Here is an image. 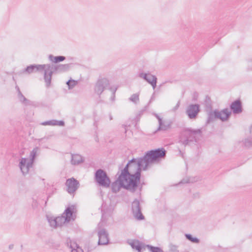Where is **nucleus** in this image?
Instances as JSON below:
<instances>
[{
  "label": "nucleus",
  "instance_id": "f257e3e1",
  "mask_svg": "<svg viewBox=\"0 0 252 252\" xmlns=\"http://www.w3.org/2000/svg\"><path fill=\"white\" fill-rule=\"evenodd\" d=\"M166 151L163 148L151 150L145 153L143 157L132 158L121 170L119 177L125 180V182L135 181L136 186L138 187L140 183L141 170H146L148 166L152 163L158 162L161 159L165 158Z\"/></svg>",
  "mask_w": 252,
  "mask_h": 252
},
{
  "label": "nucleus",
  "instance_id": "f03ea898",
  "mask_svg": "<svg viewBox=\"0 0 252 252\" xmlns=\"http://www.w3.org/2000/svg\"><path fill=\"white\" fill-rule=\"evenodd\" d=\"M110 185L112 191L114 193L118 192L121 188L125 189L131 192H134L138 188L136 186L135 181H134L132 183L125 182V180L119 177Z\"/></svg>",
  "mask_w": 252,
  "mask_h": 252
},
{
  "label": "nucleus",
  "instance_id": "7ed1b4c3",
  "mask_svg": "<svg viewBox=\"0 0 252 252\" xmlns=\"http://www.w3.org/2000/svg\"><path fill=\"white\" fill-rule=\"evenodd\" d=\"M231 112L228 108H225L220 111L216 109L208 113L206 125L213 122L215 119H220L222 122L227 121L230 117Z\"/></svg>",
  "mask_w": 252,
  "mask_h": 252
},
{
  "label": "nucleus",
  "instance_id": "20e7f679",
  "mask_svg": "<svg viewBox=\"0 0 252 252\" xmlns=\"http://www.w3.org/2000/svg\"><path fill=\"white\" fill-rule=\"evenodd\" d=\"M94 180L98 185L103 188H108L110 186V179L103 169H98L95 171Z\"/></svg>",
  "mask_w": 252,
  "mask_h": 252
},
{
  "label": "nucleus",
  "instance_id": "39448f33",
  "mask_svg": "<svg viewBox=\"0 0 252 252\" xmlns=\"http://www.w3.org/2000/svg\"><path fill=\"white\" fill-rule=\"evenodd\" d=\"M112 88L109 80L106 77H99L94 86V93L100 96L105 90Z\"/></svg>",
  "mask_w": 252,
  "mask_h": 252
},
{
  "label": "nucleus",
  "instance_id": "423d86ee",
  "mask_svg": "<svg viewBox=\"0 0 252 252\" xmlns=\"http://www.w3.org/2000/svg\"><path fill=\"white\" fill-rule=\"evenodd\" d=\"M183 134L185 138H188L191 142L197 141V135L202 133L201 129H194L191 128H186L183 130Z\"/></svg>",
  "mask_w": 252,
  "mask_h": 252
},
{
  "label": "nucleus",
  "instance_id": "0eeeda50",
  "mask_svg": "<svg viewBox=\"0 0 252 252\" xmlns=\"http://www.w3.org/2000/svg\"><path fill=\"white\" fill-rule=\"evenodd\" d=\"M131 210L133 216L136 220H141L144 219V216L141 212L140 202L138 199H135L132 202Z\"/></svg>",
  "mask_w": 252,
  "mask_h": 252
},
{
  "label": "nucleus",
  "instance_id": "6e6552de",
  "mask_svg": "<svg viewBox=\"0 0 252 252\" xmlns=\"http://www.w3.org/2000/svg\"><path fill=\"white\" fill-rule=\"evenodd\" d=\"M200 111L198 104H190L187 108L186 113L189 119H195Z\"/></svg>",
  "mask_w": 252,
  "mask_h": 252
},
{
  "label": "nucleus",
  "instance_id": "1a4fd4ad",
  "mask_svg": "<svg viewBox=\"0 0 252 252\" xmlns=\"http://www.w3.org/2000/svg\"><path fill=\"white\" fill-rule=\"evenodd\" d=\"M99 224H98V244L99 245H104L108 244L109 242L108 233L105 228H100Z\"/></svg>",
  "mask_w": 252,
  "mask_h": 252
},
{
  "label": "nucleus",
  "instance_id": "9d476101",
  "mask_svg": "<svg viewBox=\"0 0 252 252\" xmlns=\"http://www.w3.org/2000/svg\"><path fill=\"white\" fill-rule=\"evenodd\" d=\"M230 108L233 114L241 113L243 111L242 102L240 99H237L231 103Z\"/></svg>",
  "mask_w": 252,
  "mask_h": 252
},
{
  "label": "nucleus",
  "instance_id": "9b49d317",
  "mask_svg": "<svg viewBox=\"0 0 252 252\" xmlns=\"http://www.w3.org/2000/svg\"><path fill=\"white\" fill-rule=\"evenodd\" d=\"M50 225L53 227H57L58 226H61L66 221L65 220L64 217H58L55 219L51 220H49Z\"/></svg>",
  "mask_w": 252,
  "mask_h": 252
},
{
  "label": "nucleus",
  "instance_id": "f8f14e48",
  "mask_svg": "<svg viewBox=\"0 0 252 252\" xmlns=\"http://www.w3.org/2000/svg\"><path fill=\"white\" fill-rule=\"evenodd\" d=\"M77 181L74 179H70L67 180L66 185L67 187V190L69 192H73L76 189Z\"/></svg>",
  "mask_w": 252,
  "mask_h": 252
},
{
  "label": "nucleus",
  "instance_id": "ddd939ff",
  "mask_svg": "<svg viewBox=\"0 0 252 252\" xmlns=\"http://www.w3.org/2000/svg\"><path fill=\"white\" fill-rule=\"evenodd\" d=\"M73 209L71 208H69L66 209L64 213L63 214L64 216L63 217H64L65 220L66 221V222H69L71 220L74 219V217L73 216Z\"/></svg>",
  "mask_w": 252,
  "mask_h": 252
},
{
  "label": "nucleus",
  "instance_id": "4468645a",
  "mask_svg": "<svg viewBox=\"0 0 252 252\" xmlns=\"http://www.w3.org/2000/svg\"><path fill=\"white\" fill-rule=\"evenodd\" d=\"M172 122H170L168 123L165 122L164 123L163 121L161 123V124H158V127L157 129L155 131L154 133H156L157 131L163 130L165 131L171 128Z\"/></svg>",
  "mask_w": 252,
  "mask_h": 252
},
{
  "label": "nucleus",
  "instance_id": "2eb2a0df",
  "mask_svg": "<svg viewBox=\"0 0 252 252\" xmlns=\"http://www.w3.org/2000/svg\"><path fill=\"white\" fill-rule=\"evenodd\" d=\"M132 249H135L138 252H141L144 248L142 244L139 240H134L130 244Z\"/></svg>",
  "mask_w": 252,
  "mask_h": 252
},
{
  "label": "nucleus",
  "instance_id": "dca6fc26",
  "mask_svg": "<svg viewBox=\"0 0 252 252\" xmlns=\"http://www.w3.org/2000/svg\"><path fill=\"white\" fill-rule=\"evenodd\" d=\"M151 75H152L149 72L148 73H143L142 72H140L138 74V76L144 79L145 81L147 82V80L151 81L152 80V77Z\"/></svg>",
  "mask_w": 252,
  "mask_h": 252
},
{
  "label": "nucleus",
  "instance_id": "f3484780",
  "mask_svg": "<svg viewBox=\"0 0 252 252\" xmlns=\"http://www.w3.org/2000/svg\"><path fill=\"white\" fill-rule=\"evenodd\" d=\"M145 246L150 252H164L163 251L158 247H155L150 245H146Z\"/></svg>",
  "mask_w": 252,
  "mask_h": 252
},
{
  "label": "nucleus",
  "instance_id": "a211bd4d",
  "mask_svg": "<svg viewBox=\"0 0 252 252\" xmlns=\"http://www.w3.org/2000/svg\"><path fill=\"white\" fill-rule=\"evenodd\" d=\"M185 237L187 239L193 243L198 244L200 242V240L198 238L194 237L190 234H186Z\"/></svg>",
  "mask_w": 252,
  "mask_h": 252
},
{
  "label": "nucleus",
  "instance_id": "6ab92c4d",
  "mask_svg": "<svg viewBox=\"0 0 252 252\" xmlns=\"http://www.w3.org/2000/svg\"><path fill=\"white\" fill-rule=\"evenodd\" d=\"M151 76L152 77V80L149 81L148 80H147V82L152 86L153 89H155L157 86L158 79L155 75H151Z\"/></svg>",
  "mask_w": 252,
  "mask_h": 252
},
{
  "label": "nucleus",
  "instance_id": "aec40b11",
  "mask_svg": "<svg viewBox=\"0 0 252 252\" xmlns=\"http://www.w3.org/2000/svg\"><path fill=\"white\" fill-rule=\"evenodd\" d=\"M28 164L27 162V160L26 158H22L20 162V168L22 172H25V168L27 170L28 168Z\"/></svg>",
  "mask_w": 252,
  "mask_h": 252
},
{
  "label": "nucleus",
  "instance_id": "412c9836",
  "mask_svg": "<svg viewBox=\"0 0 252 252\" xmlns=\"http://www.w3.org/2000/svg\"><path fill=\"white\" fill-rule=\"evenodd\" d=\"M204 105L207 109H212V102L211 98L208 95H206L205 97Z\"/></svg>",
  "mask_w": 252,
  "mask_h": 252
},
{
  "label": "nucleus",
  "instance_id": "4be33fe9",
  "mask_svg": "<svg viewBox=\"0 0 252 252\" xmlns=\"http://www.w3.org/2000/svg\"><path fill=\"white\" fill-rule=\"evenodd\" d=\"M50 59L51 61L54 63H57L61 62L64 60L65 57L63 56H58V57H51Z\"/></svg>",
  "mask_w": 252,
  "mask_h": 252
},
{
  "label": "nucleus",
  "instance_id": "5701e85b",
  "mask_svg": "<svg viewBox=\"0 0 252 252\" xmlns=\"http://www.w3.org/2000/svg\"><path fill=\"white\" fill-rule=\"evenodd\" d=\"M138 94H134L129 97V100L134 103H137L139 100Z\"/></svg>",
  "mask_w": 252,
  "mask_h": 252
},
{
  "label": "nucleus",
  "instance_id": "b1692460",
  "mask_svg": "<svg viewBox=\"0 0 252 252\" xmlns=\"http://www.w3.org/2000/svg\"><path fill=\"white\" fill-rule=\"evenodd\" d=\"M244 145L247 148L252 146V137H249L245 140Z\"/></svg>",
  "mask_w": 252,
  "mask_h": 252
},
{
  "label": "nucleus",
  "instance_id": "393cba45",
  "mask_svg": "<svg viewBox=\"0 0 252 252\" xmlns=\"http://www.w3.org/2000/svg\"><path fill=\"white\" fill-rule=\"evenodd\" d=\"M117 88H115V89H113V88H109V90L112 91V94L111 96L110 97V100L112 101H114L115 98V93L117 91Z\"/></svg>",
  "mask_w": 252,
  "mask_h": 252
},
{
  "label": "nucleus",
  "instance_id": "a878e982",
  "mask_svg": "<svg viewBox=\"0 0 252 252\" xmlns=\"http://www.w3.org/2000/svg\"><path fill=\"white\" fill-rule=\"evenodd\" d=\"M37 70V67L34 66H29L27 68L28 73H32Z\"/></svg>",
  "mask_w": 252,
  "mask_h": 252
},
{
  "label": "nucleus",
  "instance_id": "bb28decb",
  "mask_svg": "<svg viewBox=\"0 0 252 252\" xmlns=\"http://www.w3.org/2000/svg\"><path fill=\"white\" fill-rule=\"evenodd\" d=\"M170 247V251L171 252H179V251L178 250L177 248L178 247L176 245L170 244L169 246Z\"/></svg>",
  "mask_w": 252,
  "mask_h": 252
},
{
  "label": "nucleus",
  "instance_id": "cd10ccee",
  "mask_svg": "<svg viewBox=\"0 0 252 252\" xmlns=\"http://www.w3.org/2000/svg\"><path fill=\"white\" fill-rule=\"evenodd\" d=\"M45 80L47 84V86H49L51 83V74L50 73H49V75L48 76L45 77Z\"/></svg>",
  "mask_w": 252,
  "mask_h": 252
},
{
  "label": "nucleus",
  "instance_id": "c85d7f7f",
  "mask_svg": "<svg viewBox=\"0 0 252 252\" xmlns=\"http://www.w3.org/2000/svg\"><path fill=\"white\" fill-rule=\"evenodd\" d=\"M77 82L74 80H70L67 82V84L68 85L69 87H73V86L77 85Z\"/></svg>",
  "mask_w": 252,
  "mask_h": 252
},
{
  "label": "nucleus",
  "instance_id": "c756f323",
  "mask_svg": "<svg viewBox=\"0 0 252 252\" xmlns=\"http://www.w3.org/2000/svg\"><path fill=\"white\" fill-rule=\"evenodd\" d=\"M153 115L158 120V124H161V123L162 122V118H161L156 113H153Z\"/></svg>",
  "mask_w": 252,
  "mask_h": 252
},
{
  "label": "nucleus",
  "instance_id": "7c9ffc66",
  "mask_svg": "<svg viewBox=\"0 0 252 252\" xmlns=\"http://www.w3.org/2000/svg\"><path fill=\"white\" fill-rule=\"evenodd\" d=\"M71 247L73 249L71 252H78L77 249H75L76 246L74 242H72L71 243Z\"/></svg>",
  "mask_w": 252,
  "mask_h": 252
},
{
  "label": "nucleus",
  "instance_id": "2f4dec72",
  "mask_svg": "<svg viewBox=\"0 0 252 252\" xmlns=\"http://www.w3.org/2000/svg\"><path fill=\"white\" fill-rule=\"evenodd\" d=\"M180 104V102L178 101V103H177V104L176 105V106L174 107L173 108L172 111H176L178 109V108L179 107Z\"/></svg>",
  "mask_w": 252,
  "mask_h": 252
},
{
  "label": "nucleus",
  "instance_id": "473e14b6",
  "mask_svg": "<svg viewBox=\"0 0 252 252\" xmlns=\"http://www.w3.org/2000/svg\"><path fill=\"white\" fill-rule=\"evenodd\" d=\"M190 142V140L188 138H186L183 141V144L185 145H187L189 144V143Z\"/></svg>",
  "mask_w": 252,
  "mask_h": 252
},
{
  "label": "nucleus",
  "instance_id": "72a5a7b5",
  "mask_svg": "<svg viewBox=\"0 0 252 252\" xmlns=\"http://www.w3.org/2000/svg\"><path fill=\"white\" fill-rule=\"evenodd\" d=\"M81 75H82L81 74V75H80V80H79L80 82L81 81H83V80H88V78H89L88 76H86V77H85L83 78V77L81 76Z\"/></svg>",
  "mask_w": 252,
  "mask_h": 252
},
{
  "label": "nucleus",
  "instance_id": "f704fd0d",
  "mask_svg": "<svg viewBox=\"0 0 252 252\" xmlns=\"http://www.w3.org/2000/svg\"><path fill=\"white\" fill-rule=\"evenodd\" d=\"M190 181H189V179H183L181 182H180V183H182V184H184V183H189Z\"/></svg>",
  "mask_w": 252,
  "mask_h": 252
},
{
  "label": "nucleus",
  "instance_id": "c9c22d12",
  "mask_svg": "<svg viewBox=\"0 0 252 252\" xmlns=\"http://www.w3.org/2000/svg\"><path fill=\"white\" fill-rule=\"evenodd\" d=\"M146 108H147V106H145L144 109H143L139 111V114H138V115L139 116H140L141 115H142L143 114V112L146 110Z\"/></svg>",
  "mask_w": 252,
  "mask_h": 252
},
{
  "label": "nucleus",
  "instance_id": "e433bc0d",
  "mask_svg": "<svg viewBox=\"0 0 252 252\" xmlns=\"http://www.w3.org/2000/svg\"><path fill=\"white\" fill-rule=\"evenodd\" d=\"M249 69L252 70V60L249 62Z\"/></svg>",
  "mask_w": 252,
  "mask_h": 252
},
{
  "label": "nucleus",
  "instance_id": "4c0bfd02",
  "mask_svg": "<svg viewBox=\"0 0 252 252\" xmlns=\"http://www.w3.org/2000/svg\"><path fill=\"white\" fill-rule=\"evenodd\" d=\"M84 161V159L83 157L80 155V164L83 163Z\"/></svg>",
  "mask_w": 252,
  "mask_h": 252
},
{
  "label": "nucleus",
  "instance_id": "58836bf2",
  "mask_svg": "<svg viewBox=\"0 0 252 252\" xmlns=\"http://www.w3.org/2000/svg\"><path fill=\"white\" fill-rule=\"evenodd\" d=\"M94 140L96 142H98V137L97 136H96L94 138Z\"/></svg>",
  "mask_w": 252,
  "mask_h": 252
},
{
  "label": "nucleus",
  "instance_id": "ea45409f",
  "mask_svg": "<svg viewBox=\"0 0 252 252\" xmlns=\"http://www.w3.org/2000/svg\"><path fill=\"white\" fill-rule=\"evenodd\" d=\"M59 125H61V126H63V122H60V124Z\"/></svg>",
  "mask_w": 252,
  "mask_h": 252
},
{
  "label": "nucleus",
  "instance_id": "a19ab883",
  "mask_svg": "<svg viewBox=\"0 0 252 252\" xmlns=\"http://www.w3.org/2000/svg\"><path fill=\"white\" fill-rule=\"evenodd\" d=\"M109 117H110V120H112V116L111 115H110Z\"/></svg>",
  "mask_w": 252,
  "mask_h": 252
},
{
  "label": "nucleus",
  "instance_id": "79ce46f5",
  "mask_svg": "<svg viewBox=\"0 0 252 252\" xmlns=\"http://www.w3.org/2000/svg\"><path fill=\"white\" fill-rule=\"evenodd\" d=\"M142 188V185H141L140 189H139L140 191L141 190Z\"/></svg>",
  "mask_w": 252,
  "mask_h": 252
},
{
  "label": "nucleus",
  "instance_id": "37998d69",
  "mask_svg": "<svg viewBox=\"0 0 252 252\" xmlns=\"http://www.w3.org/2000/svg\"><path fill=\"white\" fill-rule=\"evenodd\" d=\"M80 251H81V252H84V251L80 247Z\"/></svg>",
  "mask_w": 252,
  "mask_h": 252
},
{
  "label": "nucleus",
  "instance_id": "c03bdc74",
  "mask_svg": "<svg viewBox=\"0 0 252 252\" xmlns=\"http://www.w3.org/2000/svg\"><path fill=\"white\" fill-rule=\"evenodd\" d=\"M104 214L103 213H102V219H103L104 218Z\"/></svg>",
  "mask_w": 252,
  "mask_h": 252
},
{
  "label": "nucleus",
  "instance_id": "a18cd8bd",
  "mask_svg": "<svg viewBox=\"0 0 252 252\" xmlns=\"http://www.w3.org/2000/svg\"><path fill=\"white\" fill-rule=\"evenodd\" d=\"M162 85V84L160 85L159 87H160Z\"/></svg>",
  "mask_w": 252,
  "mask_h": 252
}]
</instances>
